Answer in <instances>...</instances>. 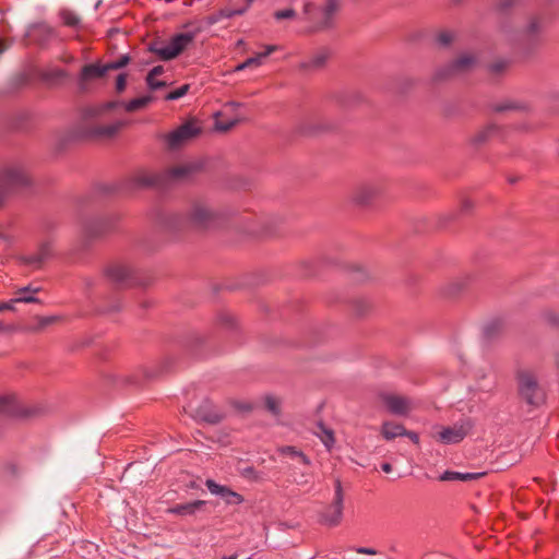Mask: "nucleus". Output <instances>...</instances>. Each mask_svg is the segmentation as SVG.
<instances>
[{
	"instance_id": "nucleus-1",
	"label": "nucleus",
	"mask_w": 559,
	"mask_h": 559,
	"mask_svg": "<svg viewBox=\"0 0 559 559\" xmlns=\"http://www.w3.org/2000/svg\"><path fill=\"white\" fill-rule=\"evenodd\" d=\"M221 214L205 201H195L186 217V225L194 229L213 227L219 221Z\"/></svg>"
},
{
	"instance_id": "nucleus-2",
	"label": "nucleus",
	"mask_w": 559,
	"mask_h": 559,
	"mask_svg": "<svg viewBox=\"0 0 559 559\" xmlns=\"http://www.w3.org/2000/svg\"><path fill=\"white\" fill-rule=\"evenodd\" d=\"M198 31L176 34L165 43H153L150 51L157 55L162 60L168 61L180 55L195 38Z\"/></svg>"
},
{
	"instance_id": "nucleus-3",
	"label": "nucleus",
	"mask_w": 559,
	"mask_h": 559,
	"mask_svg": "<svg viewBox=\"0 0 559 559\" xmlns=\"http://www.w3.org/2000/svg\"><path fill=\"white\" fill-rule=\"evenodd\" d=\"M201 133L202 128L199 122L194 119H190L163 135V139L169 150H177L197 139Z\"/></svg>"
},
{
	"instance_id": "nucleus-4",
	"label": "nucleus",
	"mask_w": 559,
	"mask_h": 559,
	"mask_svg": "<svg viewBox=\"0 0 559 559\" xmlns=\"http://www.w3.org/2000/svg\"><path fill=\"white\" fill-rule=\"evenodd\" d=\"M379 399L386 411L395 416L406 417L415 407L412 399L392 392H381Z\"/></svg>"
},
{
	"instance_id": "nucleus-5",
	"label": "nucleus",
	"mask_w": 559,
	"mask_h": 559,
	"mask_svg": "<svg viewBox=\"0 0 559 559\" xmlns=\"http://www.w3.org/2000/svg\"><path fill=\"white\" fill-rule=\"evenodd\" d=\"M334 499L331 506L321 514V522L329 526H336L343 519L344 493L340 479L335 480Z\"/></svg>"
},
{
	"instance_id": "nucleus-6",
	"label": "nucleus",
	"mask_w": 559,
	"mask_h": 559,
	"mask_svg": "<svg viewBox=\"0 0 559 559\" xmlns=\"http://www.w3.org/2000/svg\"><path fill=\"white\" fill-rule=\"evenodd\" d=\"M28 183V177L20 165H9L0 170V189L10 191Z\"/></svg>"
},
{
	"instance_id": "nucleus-7",
	"label": "nucleus",
	"mask_w": 559,
	"mask_h": 559,
	"mask_svg": "<svg viewBox=\"0 0 559 559\" xmlns=\"http://www.w3.org/2000/svg\"><path fill=\"white\" fill-rule=\"evenodd\" d=\"M477 63L475 56L463 53L448 66L440 68L435 73V80H444L450 76L465 73L473 69Z\"/></svg>"
},
{
	"instance_id": "nucleus-8",
	"label": "nucleus",
	"mask_w": 559,
	"mask_h": 559,
	"mask_svg": "<svg viewBox=\"0 0 559 559\" xmlns=\"http://www.w3.org/2000/svg\"><path fill=\"white\" fill-rule=\"evenodd\" d=\"M520 395L531 405H538L543 401L538 383L528 372H520L518 376Z\"/></svg>"
},
{
	"instance_id": "nucleus-9",
	"label": "nucleus",
	"mask_w": 559,
	"mask_h": 559,
	"mask_svg": "<svg viewBox=\"0 0 559 559\" xmlns=\"http://www.w3.org/2000/svg\"><path fill=\"white\" fill-rule=\"evenodd\" d=\"M382 191L378 181H366L357 185L352 193V200L358 205H367Z\"/></svg>"
},
{
	"instance_id": "nucleus-10",
	"label": "nucleus",
	"mask_w": 559,
	"mask_h": 559,
	"mask_svg": "<svg viewBox=\"0 0 559 559\" xmlns=\"http://www.w3.org/2000/svg\"><path fill=\"white\" fill-rule=\"evenodd\" d=\"M340 9L338 0H325V4L318 10L316 29L323 31L333 27L334 19Z\"/></svg>"
},
{
	"instance_id": "nucleus-11",
	"label": "nucleus",
	"mask_w": 559,
	"mask_h": 559,
	"mask_svg": "<svg viewBox=\"0 0 559 559\" xmlns=\"http://www.w3.org/2000/svg\"><path fill=\"white\" fill-rule=\"evenodd\" d=\"M133 271L124 263H114L106 269L107 278L117 286H127L132 281Z\"/></svg>"
},
{
	"instance_id": "nucleus-12",
	"label": "nucleus",
	"mask_w": 559,
	"mask_h": 559,
	"mask_svg": "<svg viewBox=\"0 0 559 559\" xmlns=\"http://www.w3.org/2000/svg\"><path fill=\"white\" fill-rule=\"evenodd\" d=\"M205 486L212 495L219 496L227 504H241L243 497L229 487L219 485L213 479H207Z\"/></svg>"
},
{
	"instance_id": "nucleus-13",
	"label": "nucleus",
	"mask_w": 559,
	"mask_h": 559,
	"mask_svg": "<svg viewBox=\"0 0 559 559\" xmlns=\"http://www.w3.org/2000/svg\"><path fill=\"white\" fill-rule=\"evenodd\" d=\"M121 105L118 102H107L104 104L88 105L82 110V118L85 122H93L107 117V114Z\"/></svg>"
},
{
	"instance_id": "nucleus-14",
	"label": "nucleus",
	"mask_w": 559,
	"mask_h": 559,
	"mask_svg": "<svg viewBox=\"0 0 559 559\" xmlns=\"http://www.w3.org/2000/svg\"><path fill=\"white\" fill-rule=\"evenodd\" d=\"M468 428L465 425L444 427L437 433L436 438L443 444L459 443L466 437Z\"/></svg>"
},
{
	"instance_id": "nucleus-15",
	"label": "nucleus",
	"mask_w": 559,
	"mask_h": 559,
	"mask_svg": "<svg viewBox=\"0 0 559 559\" xmlns=\"http://www.w3.org/2000/svg\"><path fill=\"white\" fill-rule=\"evenodd\" d=\"M108 72L107 64L91 63L82 68L79 76V85L81 90H85L87 83L102 79Z\"/></svg>"
},
{
	"instance_id": "nucleus-16",
	"label": "nucleus",
	"mask_w": 559,
	"mask_h": 559,
	"mask_svg": "<svg viewBox=\"0 0 559 559\" xmlns=\"http://www.w3.org/2000/svg\"><path fill=\"white\" fill-rule=\"evenodd\" d=\"M249 5L247 3L239 8L225 7L217 12L210 14L205 17V23L209 26H212L223 19H233L234 16L243 15L249 11Z\"/></svg>"
},
{
	"instance_id": "nucleus-17",
	"label": "nucleus",
	"mask_w": 559,
	"mask_h": 559,
	"mask_svg": "<svg viewBox=\"0 0 559 559\" xmlns=\"http://www.w3.org/2000/svg\"><path fill=\"white\" fill-rule=\"evenodd\" d=\"M249 5L247 3L239 8L225 7L217 12L210 14L205 17V23L209 26H212L223 19H233L234 16L243 15L249 11Z\"/></svg>"
},
{
	"instance_id": "nucleus-18",
	"label": "nucleus",
	"mask_w": 559,
	"mask_h": 559,
	"mask_svg": "<svg viewBox=\"0 0 559 559\" xmlns=\"http://www.w3.org/2000/svg\"><path fill=\"white\" fill-rule=\"evenodd\" d=\"M249 5L247 3L239 8L225 7L217 12L210 14L205 17V23L209 26H212L223 19H233L234 16L243 15L249 11Z\"/></svg>"
},
{
	"instance_id": "nucleus-19",
	"label": "nucleus",
	"mask_w": 559,
	"mask_h": 559,
	"mask_svg": "<svg viewBox=\"0 0 559 559\" xmlns=\"http://www.w3.org/2000/svg\"><path fill=\"white\" fill-rule=\"evenodd\" d=\"M123 126L124 122L121 120L107 124H95L91 127L88 134L94 138L110 139L116 135Z\"/></svg>"
},
{
	"instance_id": "nucleus-20",
	"label": "nucleus",
	"mask_w": 559,
	"mask_h": 559,
	"mask_svg": "<svg viewBox=\"0 0 559 559\" xmlns=\"http://www.w3.org/2000/svg\"><path fill=\"white\" fill-rule=\"evenodd\" d=\"M194 417L209 424H217L222 420L223 415L212 405L211 402L204 401L194 409Z\"/></svg>"
},
{
	"instance_id": "nucleus-21",
	"label": "nucleus",
	"mask_w": 559,
	"mask_h": 559,
	"mask_svg": "<svg viewBox=\"0 0 559 559\" xmlns=\"http://www.w3.org/2000/svg\"><path fill=\"white\" fill-rule=\"evenodd\" d=\"M27 36L44 45L53 36V29L46 23H37L29 27Z\"/></svg>"
},
{
	"instance_id": "nucleus-22",
	"label": "nucleus",
	"mask_w": 559,
	"mask_h": 559,
	"mask_svg": "<svg viewBox=\"0 0 559 559\" xmlns=\"http://www.w3.org/2000/svg\"><path fill=\"white\" fill-rule=\"evenodd\" d=\"M52 254V243L46 241L40 245L38 251L24 258V262L34 267H39Z\"/></svg>"
},
{
	"instance_id": "nucleus-23",
	"label": "nucleus",
	"mask_w": 559,
	"mask_h": 559,
	"mask_svg": "<svg viewBox=\"0 0 559 559\" xmlns=\"http://www.w3.org/2000/svg\"><path fill=\"white\" fill-rule=\"evenodd\" d=\"M331 52L326 48H321L313 53L308 60L301 62L300 67L305 70H317L325 66Z\"/></svg>"
},
{
	"instance_id": "nucleus-24",
	"label": "nucleus",
	"mask_w": 559,
	"mask_h": 559,
	"mask_svg": "<svg viewBox=\"0 0 559 559\" xmlns=\"http://www.w3.org/2000/svg\"><path fill=\"white\" fill-rule=\"evenodd\" d=\"M39 286H33L27 285L24 287L19 288L15 292V297L13 298V301L17 302H24V304H35L39 302V299L36 297V294L40 292Z\"/></svg>"
},
{
	"instance_id": "nucleus-25",
	"label": "nucleus",
	"mask_w": 559,
	"mask_h": 559,
	"mask_svg": "<svg viewBox=\"0 0 559 559\" xmlns=\"http://www.w3.org/2000/svg\"><path fill=\"white\" fill-rule=\"evenodd\" d=\"M206 502L204 500H194L187 503H180L169 508L168 512L177 515H193L200 511Z\"/></svg>"
},
{
	"instance_id": "nucleus-26",
	"label": "nucleus",
	"mask_w": 559,
	"mask_h": 559,
	"mask_svg": "<svg viewBox=\"0 0 559 559\" xmlns=\"http://www.w3.org/2000/svg\"><path fill=\"white\" fill-rule=\"evenodd\" d=\"M485 473H460V472H453V471H445L442 473L439 477L442 481H452V480H460V481H471L480 478L484 476Z\"/></svg>"
},
{
	"instance_id": "nucleus-27",
	"label": "nucleus",
	"mask_w": 559,
	"mask_h": 559,
	"mask_svg": "<svg viewBox=\"0 0 559 559\" xmlns=\"http://www.w3.org/2000/svg\"><path fill=\"white\" fill-rule=\"evenodd\" d=\"M405 427L393 421H384L381 426V435L385 440H393L396 437H403Z\"/></svg>"
},
{
	"instance_id": "nucleus-28",
	"label": "nucleus",
	"mask_w": 559,
	"mask_h": 559,
	"mask_svg": "<svg viewBox=\"0 0 559 559\" xmlns=\"http://www.w3.org/2000/svg\"><path fill=\"white\" fill-rule=\"evenodd\" d=\"M314 435L321 440V442L324 444L328 451L332 450L335 443V438L334 431L331 428H328L322 423H319L317 425Z\"/></svg>"
},
{
	"instance_id": "nucleus-29",
	"label": "nucleus",
	"mask_w": 559,
	"mask_h": 559,
	"mask_svg": "<svg viewBox=\"0 0 559 559\" xmlns=\"http://www.w3.org/2000/svg\"><path fill=\"white\" fill-rule=\"evenodd\" d=\"M142 376L146 379H151L155 376L153 372H148L145 368L141 367L139 370L121 376V382L129 385H138L142 382Z\"/></svg>"
},
{
	"instance_id": "nucleus-30",
	"label": "nucleus",
	"mask_w": 559,
	"mask_h": 559,
	"mask_svg": "<svg viewBox=\"0 0 559 559\" xmlns=\"http://www.w3.org/2000/svg\"><path fill=\"white\" fill-rule=\"evenodd\" d=\"M278 452L282 455H288V456H290L293 459L298 460V462L300 464H304V465H307V466L311 464L310 459L304 452L299 451L295 447H292V445L281 447L278 449Z\"/></svg>"
},
{
	"instance_id": "nucleus-31",
	"label": "nucleus",
	"mask_w": 559,
	"mask_h": 559,
	"mask_svg": "<svg viewBox=\"0 0 559 559\" xmlns=\"http://www.w3.org/2000/svg\"><path fill=\"white\" fill-rule=\"evenodd\" d=\"M276 49L277 47L274 45L266 46L263 52H259L254 57L248 58L246 60V66H248V68L260 67L263 63V60L272 52H274Z\"/></svg>"
},
{
	"instance_id": "nucleus-32",
	"label": "nucleus",
	"mask_w": 559,
	"mask_h": 559,
	"mask_svg": "<svg viewBox=\"0 0 559 559\" xmlns=\"http://www.w3.org/2000/svg\"><path fill=\"white\" fill-rule=\"evenodd\" d=\"M153 100V97L150 95H144L138 98H133L130 102L124 104V108L127 111H135L143 107H145L147 104H150Z\"/></svg>"
},
{
	"instance_id": "nucleus-33",
	"label": "nucleus",
	"mask_w": 559,
	"mask_h": 559,
	"mask_svg": "<svg viewBox=\"0 0 559 559\" xmlns=\"http://www.w3.org/2000/svg\"><path fill=\"white\" fill-rule=\"evenodd\" d=\"M0 413L7 415H15L16 414V404L15 399L13 396H1L0 397Z\"/></svg>"
},
{
	"instance_id": "nucleus-34",
	"label": "nucleus",
	"mask_w": 559,
	"mask_h": 559,
	"mask_svg": "<svg viewBox=\"0 0 559 559\" xmlns=\"http://www.w3.org/2000/svg\"><path fill=\"white\" fill-rule=\"evenodd\" d=\"M194 170L195 167L192 165L177 166L169 170V176L171 179H182L191 175Z\"/></svg>"
},
{
	"instance_id": "nucleus-35",
	"label": "nucleus",
	"mask_w": 559,
	"mask_h": 559,
	"mask_svg": "<svg viewBox=\"0 0 559 559\" xmlns=\"http://www.w3.org/2000/svg\"><path fill=\"white\" fill-rule=\"evenodd\" d=\"M498 132V127L496 124H489L483 130H480L474 138L475 143H483L491 138L495 133Z\"/></svg>"
},
{
	"instance_id": "nucleus-36",
	"label": "nucleus",
	"mask_w": 559,
	"mask_h": 559,
	"mask_svg": "<svg viewBox=\"0 0 559 559\" xmlns=\"http://www.w3.org/2000/svg\"><path fill=\"white\" fill-rule=\"evenodd\" d=\"M60 16L64 25L70 27H78L80 25V17L72 11L62 10Z\"/></svg>"
},
{
	"instance_id": "nucleus-37",
	"label": "nucleus",
	"mask_w": 559,
	"mask_h": 559,
	"mask_svg": "<svg viewBox=\"0 0 559 559\" xmlns=\"http://www.w3.org/2000/svg\"><path fill=\"white\" fill-rule=\"evenodd\" d=\"M134 182L139 187H151L157 183V177L150 174H140L135 176Z\"/></svg>"
},
{
	"instance_id": "nucleus-38",
	"label": "nucleus",
	"mask_w": 559,
	"mask_h": 559,
	"mask_svg": "<svg viewBox=\"0 0 559 559\" xmlns=\"http://www.w3.org/2000/svg\"><path fill=\"white\" fill-rule=\"evenodd\" d=\"M60 320L57 316H49V317H38L36 319V325L32 328L33 331H40L45 329L46 326L53 324Z\"/></svg>"
},
{
	"instance_id": "nucleus-39",
	"label": "nucleus",
	"mask_w": 559,
	"mask_h": 559,
	"mask_svg": "<svg viewBox=\"0 0 559 559\" xmlns=\"http://www.w3.org/2000/svg\"><path fill=\"white\" fill-rule=\"evenodd\" d=\"M265 407L274 416H278L281 414L280 400L274 396L269 395L265 397Z\"/></svg>"
},
{
	"instance_id": "nucleus-40",
	"label": "nucleus",
	"mask_w": 559,
	"mask_h": 559,
	"mask_svg": "<svg viewBox=\"0 0 559 559\" xmlns=\"http://www.w3.org/2000/svg\"><path fill=\"white\" fill-rule=\"evenodd\" d=\"M189 85L188 84H185L174 91H171L170 93H168L165 97L166 100H176V99H179L181 97H183L188 91H189Z\"/></svg>"
},
{
	"instance_id": "nucleus-41",
	"label": "nucleus",
	"mask_w": 559,
	"mask_h": 559,
	"mask_svg": "<svg viewBox=\"0 0 559 559\" xmlns=\"http://www.w3.org/2000/svg\"><path fill=\"white\" fill-rule=\"evenodd\" d=\"M129 62H130V57L128 55H122L117 60L108 62L106 64H107L108 71H110V70L121 69V68L126 67Z\"/></svg>"
},
{
	"instance_id": "nucleus-42",
	"label": "nucleus",
	"mask_w": 559,
	"mask_h": 559,
	"mask_svg": "<svg viewBox=\"0 0 559 559\" xmlns=\"http://www.w3.org/2000/svg\"><path fill=\"white\" fill-rule=\"evenodd\" d=\"M454 39V34L450 31H444V32H441L438 36H437V43L438 45L442 46V47H447L448 45H450Z\"/></svg>"
},
{
	"instance_id": "nucleus-43",
	"label": "nucleus",
	"mask_w": 559,
	"mask_h": 559,
	"mask_svg": "<svg viewBox=\"0 0 559 559\" xmlns=\"http://www.w3.org/2000/svg\"><path fill=\"white\" fill-rule=\"evenodd\" d=\"M316 10V5L312 2H305L304 3V13L308 16V20L314 23V27L317 26V17L318 13H313Z\"/></svg>"
},
{
	"instance_id": "nucleus-44",
	"label": "nucleus",
	"mask_w": 559,
	"mask_h": 559,
	"mask_svg": "<svg viewBox=\"0 0 559 559\" xmlns=\"http://www.w3.org/2000/svg\"><path fill=\"white\" fill-rule=\"evenodd\" d=\"M296 16V11L293 9L280 10L274 13L276 20L293 19Z\"/></svg>"
},
{
	"instance_id": "nucleus-45",
	"label": "nucleus",
	"mask_w": 559,
	"mask_h": 559,
	"mask_svg": "<svg viewBox=\"0 0 559 559\" xmlns=\"http://www.w3.org/2000/svg\"><path fill=\"white\" fill-rule=\"evenodd\" d=\"M127 85V74L120 73L116 80V91L122 93Z\"/></svg>"
},
{
	"instance_id": "nucleus-46",
	"label": "nucleus",
	"mask_w": 559,
	"mask_h": 559,
	"mask_svg": "<svg viewBox=\"0 0 559 559\" xmlns=\"http://www.w3.org/2000/svg\"><path fill=\"white\" fill-rule=\"evenodd\" d=\"M147 86L152 91L163 88L167 85L165 81H159L156 78L151 79V82H146Z\"/></svg>"
},
{
	"instance_id": "nucleus-47",
	"label": "nucleus",
	"mask_w": 559,
	"mask_h": 559,
	"mask_svg": "<svg viewBox=\"0 0 559 559\" xmlns=\"http://www.w3.org/2000/svg\"><path fill=\"white\" fill-rule=\"evenodd\" d=\"M164 73V67L163 66H156L154 67L146 75V82H151V79L157 78Z\"/></svg>"
},
{
	"instance_id": "nucleus-48",
	"label": "nucleus",
	"mask_w": 559,
	"mask_h": 559,
	"mask_svg": "<svg viewBox=\"0 0 559 559\" xmlns=\"http://www.w3.org/2000/svg\"><path fill=\"white\" fill-rule=\"evenodd\" d=\"M237 123V120H229L227 122H216V129L219 130V131H228L230 130L234 126H236Z\"/></svg>"
},
{
	"instance_id": "nucleus-49",
	"label": "nucleus",
	"mask_w": 559,
	"mask_h": 559,
	"mask_svg": "<svg viewBox=\"0 0 559 559\" xmlns=\"http://www.w3.org/2000/svg\"><path fill=\"white\" fill-rule=\"evenodd\" d=\"M538 29H539V22L537 19H533L530 22L526 32L528 35H533V34H536L538 32Z\"/></svg>"
},
{
	"instance_id": "nucleus-50",
	"label": "nucleus",
	"mask_w": 559,
	"mask_h": 559,
	"mask_svg": "<svg viewBox=\"0 0 559 559\" xmlns=\"http://www.w3.org/2000/svg\"><path fill=\"white\" fill-rule=\"evenodd\" d=\"M506 67H507L506 61H497L490 66V71L493 73H499V72L503 71L506 69Z\"/></svg>"
},
{
	"instance_id": "nucleus-51",
	"label": "nucleus",
	"mask_w": 559,
	"mask_h": 559,
	"mask_svg": "<svg viewBox=\"0 0 559 559\" xmlns=\"http://www.w3.org/2000/svg\"><path fill=\"white\" fill-rule=\"evenodd\" d=\"M403 437H407V438H409V439H411L414 443H416V444H417V443H419V437H418V435H417L416 432H414V431H408V430H406V429H405V433H404V436H403Z\"/></svg>"
},
{
	"instance_id": "nucleus-52",
	"label": "nucleus",
	"mask_w": 559,
	"mask_h": 559,
	"mask_svg": "<svg viewBox=\"0 0 559 559\" xmlns=\"http://www.w3.org/2000/svg\"><path fill=\"white\" fill-rule=\"evenodd\" d=\"M14 304H16V301H13V298L8 301V302H1L0 304V311L2 310H13L14 309Z\"/></svg>"
},
{
	"instance_id": "nucleus-53",
	"label": "nucleus",
	"mask_w": 559,
	"mask_h": 559,
	"mask_svg": "<svg viewBox=\"0 0 559 559\" xmlns=\"http://www.w3.org/2000/svg\"><path fill=\"white\" fill-rule=\"evenodd\" d=\"M356 551L358 554H364V555H376L377 554V551L373 548H367V547H359L356 549Z\"/></svg>"
},
{
	"instance_id": "nucleus-54",
	"label": "nucleus",
	"mask_w": 559,
	"mask_h": 559,
	"mask_svg": "<svg viewBox=\"0 0 559 559\" xmlns=\"http://www.w3.org/2000/svg\"><path fill=\"white\" fill-rule=\"evenodd\" d=\"M246 0H228L227 7L239 8L246 4Z\"/></svg>"
},
{
	"instance_id": "nucleus-55",
	"label": "nucleus",
	"mask_w": 559,
	"mask_h": 559,
	"mask_svg": "<svg viewBox=\"0 0 559 559\" xmlns=\"http://www.w3.org/2000/svg\"><path fill=\"white\" fill-rule=\"evenodd\" d=\"M381 469L384 473H390L392 471V465L390 463H382L381 464Z\"/></svg>"
},
{
	"instance_id": "nucleus-56",
	"label": "nucleus",
	"mask_w": 559,
	"mask_h": 559,
	"mask_svg": "<svg viewBox=\"0 0 559 559\" xmlns=\"http://www.w3.org/2000/svg\"><path fill=\"white\" fill-rule=\"evenodd\" d=\"M512 1H513V0H501V1H500V7H501L502 9H504V8L509 7V5H511V4H512Z\"/></svg>"
},
{
	"instance_id": "nucleus-57",
	"label": "nucleus",
	"mask_w": 559,
	"mask_h": 559,
	"mask_svg": "<svg viewBox=\"0 0 559 559\" xmlns=\"http://www.w3.org/2000/svg\"><path fill=\"white\" fill-rule=\"evenodd\" d=\"M247 68H248V66H246V60H245L243 62H241L238 66H236L235 71H241V70L247 69Z\"/></svg>"
},
{
	"instance_id": "nucleus-58",
	"label": "nucleus",
	"mask_w": 559,
	"mask_h": 559,
	"mask_svg": "<svg viewBox=\"0 0 559 559\" xmlns=\"http://www.w3.org/2000/svg\"><path fill=\"white\" fill-rule=\"evenodd\" d=\"M512 108H514V106L512 104H508V105L497 107V110L501 111V110L512 109Z\"/></svg>"
},
{
	"instance_id": "nucleus-59",
	"label": "nucleus",
	"mask_w": 559,
	"mask_h": 559,
	"mask_svg": "<svg viewBox=\"0 0 559 559\" xmlns=\"http://www.w3.org/2000/svg\"><path fill=\"white\" fill-rule=\"evenodd\" d=\"M238 106H240V104L236 103V102H230V103L226 104V107H230L233 109L238 107Z\"/></svg>"
},
{
	"instance_id": "nucleus-60",
	"label": "nucleus",
	"mask_w": 559,
	"mask_h": 559,
	"mask_svg": "<svg viewBox=\"0 0 559 559\" xmlns=\"http://www.w3.org/2000/svg\"><path fill=\"white\" fill-rule=\"evenodd\" d=\"M5 49H7V46L3 44V41H2V40H0V55H1L2 52H4V50H5Z\"/></svg>"
},
{
	"instance_id": "nucleus-61",
	"label": "nucleus",
	"mask_w": 559,
	"mask_h": 559,
	"mask_svg": "<svg viewBox=\"0 0 559 559\" xmlns=\"http://www.w3.org/2000/svg\"><path fill=\"white\" fill-rule=\"evenodd\" d=\"M3 331H5V326L2 322H0V333H2Z\"/></svg>"
},
{
	"instance_id": "nucleus-62",
	"label": "nucleus",
	"mask_w": 559,
	"mask_h": 559,
	"mask_svg": "<svg viewBox=\"0 0 559 559\" xmlns=\"http://www.w3.org/2000/svg\"><path fill=\"white\" fill-rule=\"evenodd\" d=\"M236 555H233V556H228V557H223L222 559H236Z\"/></svg>"
},
{
	"instance_id": "nucleus-63",
	"label": "nucleus",
	"mask_w": 559,
	"mask_h": 559,
	"mask_svg": "<svg viewBox=\"0 0 559 559\" xmlns=\"http://www.w3.org/2000/svg\"><path fill=\"white\" fill-rule=\"evenodd\" d=\"M247 1V5H249V8L251 7V4L255 1V0H246Z\"/></svg>"
},
{
	"instance_id": "nucleus-64",
	"label": "nucleus",
	"mask_w": 559,
	"mask_h": 559,
	"mask_svg": "<svg viewBox=\"0 0 559 559\" xmlns=\"http://www.w3.org/2000/svg\"><path fill=\"white\" fill-rule=\"evenodd\" d=\"M297 484H304V483H307V480H298V479H295Z\"/></svg>"
}]
</instances>
